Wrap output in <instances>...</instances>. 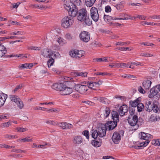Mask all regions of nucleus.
<instances>
[{"instance_id":"52","label":"nucleus","mask_w":160,"mask_h":160,"mask_svg":"<svg viewBox=\"0 0 160 160\" xmlns=\"http://www.w3.org/2000/svg\"><path fill=\"white\" fill-rule=\"evenodd\" d=\"M16 130L18 132H23L27 131L28 129L26 128H16Z\"/></svg>"},{"instance_id":"2","label":"nucleus","mask_w":160,"mask_h":160,"mask_svg":"<svg viewBox=\"0 0 160 160\" xmlns=\"http://www.w3.org/2000/svg\"><path fill=\"white\" fill-rule=\"evenodd\" d=\"M107 128L106 125L101 124L97 128L96 130H92V137L94 139H96L98 136L102 138L106 135V131Z\"/></svg>"},{"instance_id":"37","label":"nucleus","mask_w":160,"mask_h":160,"mask_svg":"<svg viewBox=\"0 0 160 160\" xmlns=\"http://www.w3.org/2000/svg\"><path fill=\"white\" fill-rule=\"evenodd\" d=\"M137 108L138 112H142L144 110V106L142 103H139L137 107Z\"/></svg>"},{"instance_id":"55","label":"nucleus","mask_w":160,"mask_h":160,"mask_svg":"<svg viewBox=\"0 0 160 160\" xmlns=\"http://www.w3.org/2000/svg\"><path fill=\"white\" fill-rule=\"evenodd\" d=\"M11 121H9L8 122L3 123L2 126L4 128L6 127H8L11 125Z\"/></svg>"},{"instance_id":"7","label":"nucleus","mask_w":160,"mask_h":160,"mask_svg":"<svg viewBox=\"0 0 160 160\" xmlns=\"http://www.w3.org/2000/svg\"><path fill=\"white\" fill-rule=\"evenodd\" d=\"M124 131L123 130H120L119 132H115L112 136V140L114 143H118L120 141L121 137L123 136Z\"/></svg>"},{"instance_id":"63","label":"nucleus","mask_w":160,"mask_h":160,"mask_svg":"<svg viewBox=\"0 0 160 160\" xmlns=\"http://www.w3.org/2000/svg\"><path fill=\"white\" fill-rule=\"evenodd\" d=\"M22 87V84H21L18 86H17L16 88L14 89V91L15 92L17 91L18 89L21 88Z\"/></svg>"},{"instance_id":"36","label":"nucleus","mask_w":160,"mask_h":160,"mask_svg":"<svg viewBox=\"0 0 160 160\" xmlns=\"http://www.w3.org/2000/svg\"><path fill=\"white\" fill-rule=\"evenodd\" d=\"M139 103V101L136 100L131 102L130 104V107L133 108H135L137 107Z\"/></svg>"},{"instance_id":"40","label":"nucleus","mask_w":160,"mask_h":160,"mask_svg":"<svg viewBox=\"0 0 160 160\" xmlns=\"http://www.w3.org/2000/svg\"><path fill=\"white\" fill-rule=\"evenodd\" d=\"M65 38L68 40H71L73 38V37L70 33H68L65 35Z\"/></svg>"},{"instance_id":"38","label":"nucleus","mask_w":160,"mask_h":160,"mask_svg":"<svg viewBox=\"0 0 160 160\" xmlns=\"http://www.w3.org/2000/svg\"><path fill=\"white\" fill-rule=\"evenodd\" d=\"M110 109L109 108L106 107L104 110V115L105 118L107 117L110 114Z\"/></svg>"},{"instance_id":"39","label":"nucleus","mask_w":160,"mask_h":160,"mask_svg":"<svg viewBox=\"0 0 160 160\" xmlns=\"http://www.w3.org/2000/svg\"><path fill=\"white\" fill-rule=\"evenodd\" d=\"M96 85L95 82H90L88 84L87 86L88 88H89L93 89H95V87L96 86Z\"/></svg>"},{"instance_id":"1","label":"nucleus","mask_w":160,"mask_h":160,"mask_svg":"<svg viewBox=\"0 0 160 160\" xmlns=\"http://www.w3.org/2000/svg\"><path fill=\"white\" fill-rule=\"evenodd\" d=\"M77 18L78 20L83 22L88 26H90L92 24V21L89 18L85 8H82L78 11Z\"/></svg>"},{"instance_id":"23","label":"nucleus","mask_w":160,"mask_h":160,"mask_svg":"<svg viewBox=\"0 0 160 160\" xmlns=\"http://www.w3.org/2000/svg\"><path fill=\"white\" fill-rule=\"evenodd\" d=\"M151 101H148L146 102L145 107L147 108L146 111L148 112H150L152 110V104L151 103Z\"/></svg>"},{"instance_id":"21","label":"nucleus","mask_w":160,"mask_h":160,"mask_svg":"<svg viewBox=\"0 0 160 160\" xmlns=\"http://www.w3.org/2000/svg\"><path fill=\"white\" fill-rule=\"evenodd\" d=\"M7 98V95L0 93V107L2 106L4 104Z\"/></svg>"},{"instance_id":"53","label":"nucleus","mask_w":160,"mask_h":160,"mask_svg":"<svg viewBox=\"0 0 160 160\" xmlns=\"http://www.w3.org/2000/svg\"><path fill=\"white\" fill-rule=\"evenodd\" d=\"M152 144L155 145H160V139H158L155 140L153 141Z\"/></svg>"},{"instance_id":"3","label":"nucleus","mask_w":160,"mask_h":160,"mask_svg":"<svg viewBox=\"0 0 160 160\" xmlns=\"http://www.w3.org/2000/svg\"><path fill=\"white\" fill-rule=\"evenodd\" d=\"M140 119L138 121V117L136 115L133 116H129L128 120L129 124L132 126L133 130H136L138 128L139 126L142 124V122L140 121Z\"/></svg>"},{"instance_id":"17","label":"nucleus","mask_w":160,"mask_h":160,"mask_svg":"<svg viewBox=\"0 0 160 160\" xmlns=\"http://www.w3.org/2000/svg\"><path fill=\"white\" fill-rule=\"evenodd\" d=\"M59 126L62 129H66L72 128L73 127L72 124L66 122L60 123Z\"/></svg>"},{"instance_id":"42","label":"nucleus","mask_w":160,"mask_h":160,"mask_svg":"<svg viewBox=\"0 0 160 160\" xmlns=\"http://www.w3.org/2000/svg\"><path fill=\"white\" fill-rule=\"evenodd\" d=\"M30 137H28L24 138L23 139H21L19 140V141H20L21 142H32V140L31 139H30Z\"/></svg>"},{"instance_id":"57","label":"nucleus","mask_w":160,"mask_h":160,"mask_svg":"<svg viewBox=\"0 0 160 160\" xmlns=\"http://www.w3.org/2000/svg\"><path fill=\"white\" fill-rule=\"evenodd\" d=\"M23 32L20 31H18L17 32H12L10 33V35L11 36H12V35H22V34Z\"/></svg>"},{"instance_id":"32","label":"nucleus","mask_w":160,"mask_h":160,"mask_svg":"<svg viewBox=\"0 0 160 160\" xmlns=\"http://www.w3.org/2000/svg\"><path fill=\"white\" fill-rule=\"evenodd\" d=\"M87 74L88 73L85 72H76L74 73L75 76H81L84 77H87Z\"/></svg>"},{"instance_id":"22","label":"nucleus","mask_w":160,"mask_h":160,"mask_svg":"<svg viewBox=\"0 0 160 160\" xmlns=\"http://www.w3.org/2000/svg\"><path fill=\"white\" fill-rule=\"evenodd\" d=\"M6 52V48L0 43V58L3 56Z\"/></svg>"},{"instance_id":"13","label":"nucleus","mask_w":160,"mask_h":160,"mask_svg":"<svg viewBox=\"0 0 160 160\" xmlns=\"http://www.w3.org/2000/svg\"><path fill=\"white\" fill-rule=\"evenodd\" d=\"M128 108L126 105H123L120 107L119 109L118 110V113L121 116H123L126 115V114L128 113Z\"/></svg>"},{"instance_id":"59","label":"nucleus","mask_w":160,"mask_h":160,"mask_svg":"<svg viewBox=\"0 0 160 160\" xmlns=\"http://www.w3.org/2000/svg\"><path fill=\"white\" fill-rule=\"evenodd\" d=\"M111 9L109 6H107L105 7V11L107 12H110L111 11Z\"/></svg>"},{"instance_id":"34","label":"nucleus","mask_w":160,"mask_h":160,"mask_svg":"<svg viewBox=\"0 0 160 160\" xmlns=\"http://www.w3.org/2000/svg\"><path fill=\"white\" fill-rule=\"evenodd\" d=\"M152 110H153L154 112L156 113H159L160 109L157 105L154 103L152 104Z\"/></svg>"},{"instance_id":"33","label":"nucleus","mask_w":160,"mask_h":160,"mask_svg":"<svg viewBox=\"0 0 160 160\" xmlns=\"http://www.w3.org/2000/svg\"><path fill=\"white\" fill-rule=\"evenodd\" d=\"M96 0H85L86 4L88 7H92L95 3Z\"/></svg>"},{"instance_id":"50","label":"nucleus","mask_w":160,"mask_h":160,"mask_svg":"<svg viewBox=\"0 0 160 160\" xmlns=\"http://www.w3.org/2000/svg\"><path fill=\"white\" fill-rule=\"evenodd\" d=\"M137 18L142 20H147V19L149 18H148L147 17L144 15H138L137 16Z\"/></svg>"},{"instance_id":"4","label":"nucleus","mask_w":160,"mask_h":160,"mask_svg":"<svg viewBox=\"0 0 160 160\" xmlns=\"http://www.w3.org/2000/svg\"><path fill=\"white\" fill-rule=\"evenodd\" d=\"M112 119L113 121L108 122V129L109 130H111L114 129L117 125V122L119 121V115L116 111H112Z\"/></svg>"},{"instance_id":"45","label":"nucleus","mask_w":160,"mask_h":160,"mask_svg":"<svg viewBox=\"0 0 160 160\" xmlns=\"http://www.w3.org/2000/svg\"><path fill=\"white\" fill-rule=\"evenodd\" d=\"M59 44L61 45H63L65 43V40L62 38H58L57 41Z\"/></svg>"},{"instance_id":"19","label":"nucleus","mask_w":160,"mask_h":160,"mask_svg":"<svg viewBox=\"0 0 160 160\" xmlns=\"http://www.w3.org/2000/svg\"><path fill=\"white\" fill-rule=\"evenodd\" d=\"M83 139L80 136H77L73 137L72 141L75 144H79L82 142Z\"/></svg>"},{"instance_id":"48","label":"nucleus","mask_w":160,"mask_h":160,"mask_svg":"<svg viewBox=\"0 0 160 160\" xmlns=\"http://www.w3.org/2000/svg\"><path fill=\"white\" fill-rule=\"evenodd\" d=\"M96 75H111V74L110 73H108L107 72H96L95 74Z\"/></svg>"},{"instance_id":"51","label":"nucleus","mask_w":160,"mask_h":160,"mask_svg":"<svg viewBox=\"0 0 160 160\" xmlns=\"http://www.w3.org/2000/svg\"><path fill=\"white\" fill-rule=\"evenodd\" d=\"M96 61L97 62H107V59L105 58H97L95 59Z\"/></svg>"},{"instance_id":"10","label":"nucleus","mask_w":160,"mask_h":160,"mask_svg":"<svg viewBox=\"0 0 160 160\" xmlns=\"http://www.w3.org/2000/svg\"><path fill=\"white\" fill-rule=\"evenodd\" d=\"M41 54L44 57L46 58H50V57L52 56L53 58L54 56L58 55L59 54L58 52H55L52 53L51 51H49L48 49H44L42 50L41 52Z\"/></svg>"},{"instance_id":"11","label":"nucleus","mask_w":160,"mask_h":160,"mask_svg":"<svg viewBox=\"0 0 160 160\" xmlns=\"http://www.w3.org/2000/svg\"><path fill=\"white\" fill-rule=\"evenodd\" d=\"M80 40L85 42H88L90 39V35L89 33L86 31L82 32L79 34Z\"/></svg>"},{"instance_id":"60","label":"nucleus","mask_w":160,"mask_h":160,"mask_svg":"<svg viewBox=\"0 0 160 160\" xmlns=\"http://www.w3.org/2000/svg\"><path fill=\"white\" fill-rule=\"evenodd\" d=\"M20 3H21L19 2H17L16 3H13L12 4V7L13 8H17Z\"/></svg>"},{"instance_id":"41","label":"nucleus","mask_w":160,"mask_h":160,"mask_svg":"<svg viewBox=\"0 0 160 160\" xmlns=\"http://www.w3.org/2000/svg\"><path fill=\"white\" fill-rule=\"evenodd\" d=\"M17 104L18 107L20 109H22L24 107L23 102L22 101L20 98V100L18 101V102L16 103Z\"/></svg>"},{"instance_id":"15","label":"nucleus","mask_w":160,"mask_h":160,"mask_svg":"<svg viewBox=\"0 0 160 160\" xmlns=\"http://www.w3.org/2000/svg\"><path fill=\"white\" fill-rule=\"evenodd\" d=\"M73 92L72 89V88L68 87L66 85L65 87L63 88L60 93L63 95H69Z\"/></svg>"},{"instance_id":"12","label":"nucleus","mask_w":160,"mask_h":160,"mask_svg":"<svg viewBox=\"0 0 160 160\" xmlns=\"http://www.w3.org/2000/svg\"><path fill=\"white\" fill-rule=\"evenodd\" d=\"M159 92H160V88L159 85H157L150 89V93L148 95V97L150 98H153L155 96L157 95Z\"/></svg>"},{"instance_id":"25","label":"nucleus","mask_w":160,"mask_h":160,"mask_svg":"<svg viewBox=\"0 0 160 160\" xmlns=\"http://www.w3.org/2000/svg\"><path fill=\"white\" fill-rule=\"evenodd\" d=\"M112 17L109 15H104L103 19L104 21L107 23L112 24L113 23L111 22V21L112 20Z\"/></svg>"},{"instance_id":"5","label":"nucleus","mask_w":160,"mask_h":160,"mask_svg":"<svg viewBox=\"0 0 160 160\" xmlns=\"http://www.w3.org/2000/svg\"><path fill=\"white\" fill-rule=\"evenodd\" d=\"M139 138L141 140H145L140 143V147L146 146L149 142V140L152 138V136L149 133L141 132L139 134Z\"/></svg>"},{"instance_id":"24","label":"nucleus","mask_w":160,"mask_h":160,"mask_svg":"<svg viewBox=\"0 0 160 160\" xmlns=\"http://www.w3.org/2000/svg\"><path fill=\"white\" fill-rule=\"evenodd\" d=\"M95 98L100 102L104 104L108 103V100L106 98L103 97H95Z\"/></svg>"},{"instance_id":"49","label":"nucleus","mask_w":160,"mask_h":160,"mask_svg":"<svg viewBox=\"0 0 160 160\" xmlns=\"http://www.w3.org/2000/svg\"><path fill=\"white\" fill-rule=\"evenodd\" d=\"M28 48L29 50H39L41 49L40 47H37L35 46H31L28 47Z\"/></svg>"},{"instance_id":"16","label":"nucleus","mask_w":160,"mask_h":160,"mask_svg":"<svg viewBox=\"0 0 160 160\" xmlns=\"http://www.w3.org/2000/svg\"><path fill=\"white\" fill-rule=\"evenodd\" d=\"M64 8L66 9L69 13L70 12H72L75 9V8H77L75 5L72 4L71 5L69 3L65 4L64 5Z\"/></svg>"},{"instance_id":"14","label":"nucleus","mask_w":160,"mask_h":160,"mask_svg":"<svg viewBox=\"0 0 160 160\" xmlns=\"http://www.w3.org/2000/svg\"><path fill=\"white\" fill-rule=\"evenodd\" d=\"M66 85L63 83H58L53 84L52 86V88L57 91L61 92L63 88H65Z\"/></svg>"},{"instance_id":"64","label":"nucleus","mask_w":160,"mask_h":160,"mask_svg":"<svg viewBox=\"0 0 160 160\" xmlns=\"http://www.w3.org/2000/svg\"><path fill=\"white\" fill-rule=\"evenodd\" d=\"M46 122L48 124H50L52 125H55V122L54 121H52L50 120H47L46 121Z\"/></svg>"},{"instance_id":"29","label":"nucleus","mask_w":160,"mask_h":160,"mask_svg":"<svg viewBox=\"0 0 160 160\" xmlns=\"http://www.w3.org/2000/svg\"><path fill=\"white\" fill-rule=\"evenodd\" d=\"M70 2L69 4L71 5L72 4L73 5L76 6H80L82 3L81 0H70Z\"/></svg>"},{"instance_id":"6","label":"nucleus","mask_w":160,"mask_h":160,"mask_svg":"<svg viewBox=\"0 0 160 160\" xmlns=\"http://www.w3.org/2000/svg\"><path fill=\"white\" fill-rule=\"evenodd\" d=\"M74 22L73 18L70 16H65L62 20L61 26L64 28H68L72 25Z\"/></svg>"},{"instance_id":"47","label":"nucleus","mask_w":160,"mask_h":160,"mask_svg":"<svg viewBox=\"0 0 160 160\" xmlns=\"http://www.w3.org/2000/svg\"><path fill=\"white\" fill-rule=\"evenodd\" d=\"M82 134L85 136L87 139H88L89 138V133L88 131L85 130L82 132Z\"/></svg>"},{"instance_id":"56","label":"nucleus","mask_w":160,"mask_h":160,"mask_svg":"<svg viewBox=\"0 0 160 160\" xmlns=\"http://www.w3.org/2000/svg\"><path fill=\"white\" fill-rule=\"evenodd\" d=\"M142 87L140 86L138 87V90L139 92L141 93H145V90H144Z\"/></svg>"},{"instance_id":"8","label":"nucleus","mask_w":160,"mask_h":160,"mask_svg":"<svg viewBox=\"0 0 160 160\" xmlns=\"http://www.w3.org/2000/svg\"><path fill=\"white\" fill-rule=\"evenodd\" d=\"M73 88L77 92L81 94H83L88 90V87L87 85L80 84H75Z\"/></svg>"},{"instance_id":"61","label":"nucleus","mask_w":160,"mask_h":160,"mask_svg":"<svg viewBox=\"0 0 160 160\" xmlns=\"http://www.w3.org/2000/svg\"><path fill=\"white\" fill-rule=\"evenodd\" d=\"M19 68H28V63H26L24 64H21L19 66Z\"/></svg>"},{"instance_id":"58","label":"nucleus","mask_w":160,"mask_h":160,"mask_svg":"<svg viewBox=\"0 0 160 160\" xmlns=\"http://www.w3.org/2000/svg\"><path fill=\"white\" fill-rule=\"evenodd\" d=\"M75 50L73 51H71L69 52V55L72 57L76 58V52H75Z\"/></svg>"},{"instance_id":"46","label":"nucleus","mask_w":160,"mask_h":160,"mask_svg":"<svg viewBox=\"0 0 160 160\" xmlns=\"http://www.w3.org/2000/svg\"><path fill=\"white\" fill-rule=\"evenodd\" d=\"M5 138L9 139H14L16 138V135H12L10 134H6L4 135Z\"/></svg>"},{"instance_id":"18","label":"nucleus","mask_w":160,"mask_h":160,"mask_svg":"<svg viewBox=\"0 0 160 160\" xmlns=\"http://www.w3.org/2000/svg\"><path fill=\"white\" fill-rule=\"evenodd\" d=\"M152 83L150 80H145L142 83V87L145 90H148L150 88Z\"/></svg>"},{"instance_id":"30","label":"nucleus","mask_w":160,"mask_h":160,"mask_svg":"<svg viewBox=\"0 0 160 160\" xmlns=\"http://www.w3.org/2000/svg\"><path fill=\"white\" fill-rule=\"evenodd\" d=\"M72 12H69V16L73 18L75 17L78 14V8H75L74 10L72 11Z\"/></svg>"},{"instance_id":"26","label":"nucleus","mask_w":160,"mask_h":160,"mask_svg":"<svg viewBox=\"0 0 160 160\" xmlns=\"http://www.w3.org/2000/svg\"><path fill=\"white\" fill-rule=\"evenodd\" d=\"M75 52H76V58H80L84 56V51H79L76 50L75 51Z\"/></svg>"},{"instance_id":"9","label":"nucleus","mask_w":160,"mask_h":160,"mask_svg":"<svg viewBox=\"0 0 160 160\" xmlns=\"http://www.w3.org/2000/svg\"><path fill=\"white\" fill-rule=\"evenodd\" d=\"M90 12L92 19L95 22H97L99 17L97 9L95 7H92L90 10Z\"/></svg>"},{"instance_id":"27","label":"nucleus","mask_w":160,"mask_h":160,"mask_svg":"<svg viewBox=\"0 0 160 160\" xmlns=\"http://www.w3.org/2000/svg\"><path fill=\"white\" fill-rule=\"evenodd\" d=\"M9 98L11 101L14 102L16 103L20 100V98L18 96L14 95H10Z\"/></svg>"},{"instance_id":"54","label":"nucleus","mask_w":160,"mask_h":160,"mask_svg":"<svg viewBox=\"0 0 160 160\" xmlns=\"http://www.w3.org/2000/svg\"><path fill=\"white\" fill-rule=\"evenodd\" d=\"M135 112V109L130 107L129 109V113L130 114V116H133L134 115Z\"/></svg>"},{"instance_id":"20","label":"nucleus","mask_w":160,"mask_h":160,"mask_svg":"<svg viewBox=\"0 0 160 160\" xmlns=\"http://www.w3.org/2000/svg\"><path fill=\"white\" fill-rule=\"evenodd\" d=\"M160 120V117L156 114H152L149 119V121L151 122L158 121Z\"/></svg>"},{"instance_id":"31","label":"nucleus","mask_w":160,"mask_h":160,"mask_svg":"<svg viewBox=\"0 0 160 160\" xmlns=\"http://www.w3.org/2000/svg\"><path fill=\"white\" fill-rule=\"evenodd\" d=\"M140 55L145 57L155 56L156 55L154 53H150L148 52H141L140 53Z\"/></svg>"},{"instance_id":"62","label":"nucleus","mask_w":160,"mask_h":160,"mask_svg":"<svg viewBox=\"0 0 160 160\" xmlns=\"http://www.w3.org/2000/svg\"><path fill=\"white\" fill-rule=\"evenodd\" d=\"M82 103H85L86 104L91 105L92 103V102L89 101L82 100Z\"/></svg>"},{"instance_id":"44","label":"nucleus","mask_w":160,"mask_h":160,"mask_svg":"<svg viewBox=\"0 0 160 160\" xmlns=\"http://www.w3.org/2000/svg\"><path fill=\"white\" fill-rule=\"evenodd\" d=\"M117 66H118V68H124L128 67V64H127L126 63H119V65H118Z\"/></svg>"},{"instance_id":"35","label":"nucleus","mask_w":160,"mask_h":160,"mask_svg":"<svg viewBox=\"0 0 160 160\" xmlns=\"http://www.w3.org/2000/svg\"><path fill=\"white\" fill-rule=\"evenodd\" d=\"M54 62V58H52V57H50L47 62L48 67L50 68L51 66L53 65Z\"/></svg>"},{"instance_id":"28","label":"nucleus","mask_w":160,"mask_h":160,"mask_svg":"<svg viewBox=\"0 0 160 160\" xmlns=\"http://www.w3.org/2000/svg\"><path fill=\"white\" fill-rule=\"evenodd\" d=\"M101 141H98L95 140H93L92 141L91 143L94 147H98L101 146Z\"/></svg>"},{"instance_id":"43","label":"nucleus","mask_w":160,"mask_h":160,"mask_svg":"<svg viewBox=\"0 0 160 160\" xmlns=\"http://www.w3.org/2000/svg\"><path fill=\"white\" fill-rule=\"evenodd\" d=\"M129 42H117L116 43L115 45L116 46L118 45H122L124 46L126 45H128L129 44Z\"/></svg>"}]
</instances>
